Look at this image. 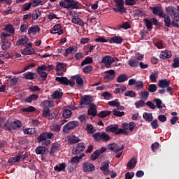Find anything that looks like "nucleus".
<instances>
[{
    "label": "nucleus",
    "instance_id": "obj_1",
    "mask_svg": "<svg viewBox=\"0 0 179 179\" xmlns=\"http://www.w3.org/2000/svg\"><path fill=\"white\" fill-rule=\"evenodd\" d=\"M50 139H54V134L51 132L41 133L37 138L38 143H41L42 142V146L51 145V141Z\"/></svg>",
    "mask_w": 179,
    "mask_h": 179
},
{
    "label": "nucleus",
    "instance_id": "obj_2",
    "mask_svg": "<svg viewBox=\"0 0 179 179\" xmlns=\"http://www.w3.org/2000/svg\"><path fill=\"white\" fill-rule=\"evenodd\" d=\"M61 8H64L65 9H79L80 5L79 2L76 0H62L59 2Z\"/></svg>",
    "mask_w": 179,
    "mask_h": 179
},
{
    "label": "nucleus",
    "instance_id": "obj_3",
    "mask_svg": "<svg viewBox=\"0 0 179 179\" xmlns=\"http://www.w3.org/2000/svg\"><path fill=\"white\" fill-rule=\"evenodd\" d=\"M23 124L20 122V120H15L14 122H11L8 125L5 124L4 128L6 131H13V129L17 130L20 129Z\"/></svg>",
    "mask_w": 179,
    "mask_h": 179
},
{
    "label": "nucleus",
    "instance_id": "obj_4",
    "mask_svg": "<svg viewBox=\"0 0 179 179\" xmlns=\"http://www.w3.org/2000/svg\"><path fill=\"white\" fill-rule=\"evenodd\" d=\"M116 8H113L114 12H118L119 13H125L127 8L124 6V0H114Z\"/></svg>",
    "mask_w": 179,
    "mask_h": 179
},
{
    "label": "nucleus",
    "instance_id": "obj_5",
    "mask_svg": "<svg viewBox=\"0 0 179 179\" xmlns=\"http://www.w3.org/2000/svg\"><path fill=\"white\" fill-rule=\"evenodd\" d=\"M79 127V122L78 121H71L65 124L63 127V132L64 134H69L70 131L75 129V128Z\"/></svg>",
    "mask_w": 179,
    "mask_h": 179
},
{
    "label": "nucleus",
    "instance_id": "obj_6",
    "mask_svg": "<svg viewBox=\"0 0 179 179\" xmlns=\"http://www.w3.org/2000/svg\"><path fill=\"white\" fill-rule=\"evenodd\" d=\"M55 80L56 82H59L60 85H64V86H71V87H73L75 86V83L69 80L67 77H56Z\"/></svg>",
    "mask_w": 179,
    "mask_h": 179
},
{
    "label": "nucleus",
    "instance_id": "obj_7",
    "mask_svg": "<svg viewBox=\"0 0 179 179\" xmlns=\"http://www.w3.org/2000/svg\"><path fill=\"white\" fill-rule=\"evenodd\" d=\"M157 85L161 89H166V92L168 93L173 91V88L170 87V82L167 79L160 80Z\"/></svg>",
    "mask_w": 179,
    "mask_h": 179
},
{
    "label": "nucleus",
    "instance_id": "obj_8",
    "mask_svg": "<svg viewBox=\"0 0 179 179\" xmlns=\"http://www.w3.org/2000/svg\"><path fill=\"white\" fill-rule=\"evenodd\" d=\"M124 148H125V144L122 145V146H120V145L115 143L108 145V150H112V152H114V153H118L121 152Z\"/></svg>",
    "mask_w": 179,
    "mask_h": 179
},
{
    "label": "nucleus",
    "instance_id": "obj_9",
    "mask_svg": "<svg viewBox=\"0 0 179 179\" xmlns=\"http://www.w3.org/2000/svg\"><path fill=\"white\" fill-rule=\"evenodd\" d=\"M86 149V145L85 143H79L76 144L73 148V155H79Z\"/></svg>",
    "mask_w": 179,
    "mask_h": 179
},
{
    "label": "nucleus",
    "instance_id": "obj_10",
    "mask_svg": "<svg viewBox=\"0 0 179 179\" xmlns=\"http://www.w3.org/2000/svg\"><path fill=\"white\" fill-rule=\"evenodd\" d=\"M92 101L93 97L90 95H84L80 101V106H90Z\"/></svg>",
    "mask_w": 179,
    "mask_h": 179
},
{
    "label": "nucleus",
    "instance_id": "obj_11",
    "mask_svg": "<svg viewBox=\"0 0 179 179\" xmlns=\"http://www.w3.org/2000/svg\"><path fill=\"white\" fill-rule=\"evenodd\" d=\"M122 129H119L117 130V131L115 133V135H120L122 134V135L128 136L129 133L127 131H128V129H129V124L127 122H124L122 124Z\"/></svg>",
    "mask_w": 179,
    "mask_h": 179
},
{
    "label": "nucleus",
    "instance_id": "obj_12",
    "mask_svg": "<svg viewBox=\"0 0 179 179\" xmlns=\"http://www.w3.org/2000/svg\"><path fill=\"white\" fill-rule=\"evenodd\" d=\"M114 61V58L111 57V56H104L102 58L101 63L104 64L106 68H110Z\"/></svg>",
    "mask_w": 179,
    "mask_h": 179
},
{
    "label": "nucleus",
    "instance_id": "obj_13",
    "mask_svg": "<svg viewBox=\"0 0 179 179\" xmlns=\"http://www.w3.org/2000/svg\"><path fill=\"white\" fill-rule=\"evenodd\" d=\"M83 169L85 173H90L92 171H94V165L90 162H85L83 164Z\"/></svg>",
    "mask_w": 179,
    "mask_h": 179
},
{
    "label": "nucleus",
    "instance_id": "obj_14",
    "mask_svg": "<svg viewBox=\"0 0 179 179\" xmlns=\"http://www.w3.org/2000/svg\"><path fill=\"white\" fill-rule=\"evenodd\" d=\"M88 115H92V117H96L97 115V109L94 103H91L89 106V109L87 110Z\"/></svg>",
    "mask_w": 179,
    "mask_h": 179
},
{
    "label": "nucleus",
    "instance_id": "obj_15",
    "mask_svg": "<svg viewBox=\"0 0 179 179\" xmlns=\"http://www.w3.org/2000/svg\"><path fill=\"white\" fill-rule=\"evenodd\" d=\"M122 41H124V38H122V37L121 36H117L111 37L108 41V42L110 44H121Z\"/></svg>",
    "mask_w": 179,
    "mask_h": 179
},
{
    "label": "nucleus",
    "instance_id": "obj_16",
    "mask_svg": "<svg viewBox=\"0 0 179 179\" xmlns=\"http://www.w3.org/2000/svg\"><path fill=\"white\" fill-rule=\"evenodd\" d=\"M118 124H110L106 128V132H112V134H117L118 131Z\"/></svg>",
    "mask_w": 179,
    "mask_h": 179
},
{
    "label": "nucleus",
    "instance_id": "obj_17",
    "mask_svg": "<svg viewBox=\"0 0 179 179\" xmlns=\"http://www.w3.org/2000/svg\"><path fill=\"white\" fill-rule=\"evenodd\" d=\"M136 163H138L136 158L134 157H132L127 164V169L131 170V169H135V167H136Z\"/></svg>",
    "mask_w": 179,
    "mask_h": 179
},
{
    "label": "nucleus",
    "instance_id": "obj_18",
    "mask_svg": "<svg viewBox=\"0 0 179 179\" xmlns=\"http://www.w3.org/2000/svg\"><path fill=\"white\" fill-rule=\"evenodd\" d=\"M67 139L69 145H75V143L80 142V138H79L78 136H76L75 135L69 136Z\"/></svg>",
    "mask_w": 179,
    "mask_h": 179
},
{
    "label": "nucleus",
    "instance_id": "obj_19",
    "mask_svg": "<svg viewBox=\"0 0 179 179\" xmlns=\"http://www.w3.org/2000/svg\"><path fill=\"white\" fill-rule=\"evenodd\" d=\"M23 76L25 79L28 80H33L37 78V73L27 71L23 74Z\"/></svg>",
    "mask_w": 179,
    "mask_h": 179
},
{
    "label": "nucleus",
    "instance_id": "obj_20",
    "mask_svg": "<svg viewBox=\"0 0 179 179\" xmlns=\"http://www.w3.org/2000/svg\"><path fill=\"white\" fill-rule=\"evenodd\" d=\"M161 17L164 18V23L165 27H170L171 26V23L173 21H171V18L169 15L164 14Z\"/></svg>",
    "mask_w": 179,
    "mask_h": 179
},
{
    "label": "nucleus",
    "instance_id": "obj_21",
    "mask_svg": "<svg viewBox=\"0 0 179 179\" xmlns=\"http://www.w3.org/2000/svg\"><path fill=\"white\" fill-rule=\"evenodd\" d=\"M35 50L34 48H29V47H26L25 48L21 50V54H22V55H31L33 54H34Z\"/></svg>",
    "mask_w": 179,
    "mask_h": 179
},
{
    "label": "nucleus",
    "instance_id": "obj_22",
    "mask_svg": "<svg viewBox=\"0 0 179 179\" xmlns=\"http://www.w3.org/2000/svg\"><path fill=\"white\" fill-rule=\"evenodd\" d=\"M66 169V163L63 162L58 165H56L54 167L55 171H58V173H61V171H64L65 173V169Z\"/></svg>",
    "mask_w": 179,
    "mask_h": 179
},
{
    "label": "nucleus",
    "instance_id": "obj_23",
    "mask_svg": "<svg viewBox=\"0 0 179 179\" xmlns=\"http://www.w3.org/2000/svg\"><path fill=\"white\" fill-rule=\"evenodd\" d=\"M153 15H157L159 17H162L164 14L163 10L159 6H155L152 8Z\"/></svg>",
    "mask_w": 179,
    "mask_h": 179
},
{
    "label": "nucleus",
    "instance_id": "obj_24",
    "mask_svg": "<svg viewBox=\"0 0 179 179\" xmlns=\"http://www.w3.org/2000/svg\"><path fill=\"white\" fill-rule=\"evenodd\" d=\"M28 41H29V38H27V36H22L16 42V45H17V46L24 45V44H27Z\"/></svg>",
    "mask_w": 179,
    "mask_h": 179
},
{
    "label": "nucleus",
    "instance_id": "obj_25",
    "mask_svg": "<svg viewBox=\"0 0 179 179\" xmlns=\"http://www.w3.org/2000/svg\"><path fill=\"white\" fill-rule=\"evenodd\" d=\"M22 131L24 135H36L37 134V129L36 128H26Z\"/></svg>",
    "mask_w": 179,
    "mask_h": 179
},
{
    "label": "nucleus",
    "instance_id": "obj_26",
    "mask_svg": "<svg viewBox=\"0 0 179 179\" xmlns=\"http://www.w3.org/2000/svg\"><path fill=\"white\" fill-rule=\"evenodd\" d=\"M41 16V11L36 8L35 9L32 13H31V17H32V20H37L39 17Z\"/></svg>",
    "mask_w": 179,
    "mask_h": 179
},
{
    "label": "nucleus",
    "instance_id": "obj_27",
    "mask_svg": "<svg viewBox=\"0 0 179 179\" xmlns=\"http://www.w3.org/2000/svg\"><path fill=\"white\" fill-rule=\"evenodd\" d=\"M35 152L36 155H44L47 152V147L38 146L36 148Z\"/></svg>",
    "mask_w": 179,
    "mask_h": 179
},
{
    "label": "nucleus",
    "instance_id": "obj_28",
    "mask_svg": "<svg viewBox=\"0 0 179 179\" xmlns=\"http://www.w3.org/2000/svg\"><path fill=\"white\" fill-rule=\"evenodd\" d=\"M41 106L43 108H50V107H54V102L52 101L46 100L41 103Z\"/></svg>",
    "mask_w": 179,
    "mask_h": 179
},
{
    "label": "nucleus",
    "instance_id": "obj_29",
    "mask_svg": "<svg viewBox=\"0 0 179 179\" xmlns=\"http://www.w3.org/2000/svg\"><path fill=\"white\" fill-rule=\"evenodd\" d=\"M143 118L148 122H152L153 121V115L152 113L145 112L143 115Z\"/></svg>",
    "mask_w": 179,
    "mask_h": 179
},
{
    "label": "nucleus",
    "instance_id": "obj_30",
    "mask_svg": "<svg viewBox=\"0 0 179 179\" xmlns=\"http://www.w3.org/2000/svg\"><path fill=\"white\" fill-rule=\"evenodd\" d=\"M173 54L171 52H169L167 50H165L164 52H162V54L159 55V57L161 59H167V58H171V56Z\"/></svg>",
    "mask_w": 179,
    "mask_h": 179
},
{
    "label": "nucleus",
    "instance_id": "obj_31",
    "mask_svg": "<svg viewBox=\"0 0 179 179\" xmlns=\"http://www.w3.org/2000/svg\"><path fill=\"white\" fill-rule=\"evenodd\" d=\"M59 148V144H58L57 143H52L50 148V155H51L52 156H54V153L57 152Z\"/></svg>",
    "mask_w": 179,
    "mask_h": 179
},
{
    "label": "nucleus",
    "instance_id": "obj_32",
    "mask_svg": "<svg viewBox=\"0 0 179 179\" xmlns=\"http://www.w3.org/2000/svg\"><path fill=\"white\" fill-rule=\"evenodd\" d=\"M165 10L166 13H169V16L173 17V15H176V8L174 6H168L166 7Z\"/></svg>",
    "mask_w": 179,
    "mask_h": 179
},
{
    "label": "nucleus",
    "instance_id": "obj_33",
    "mask_svg": "<svg viewBox=\"0 0 179 179\" xmlns=\"http://www.w3.org/2000/svg\"><path fill=\"white\" fill-rule=\"evenodd\" d=\"M128 80V76L127 74H121L117 78V83H122Z\"/></svg>",
    "mask_w": 179,
    "mask_h": 179
},
{
    "label": "nucleus",
    "instance_id": "obj_34",
    "mask_svg": "<svg viewBox=\"0 0 179 179\" xmlns=\"http://www.w3.org/2000/svg\"><path fill=\"white\" fill-rule=\"evenodd\" d=\"M159 76V72H152L150 75V80L153 83H155V82H157V76Z\"/></svg>",
    "mask_w": 179,
    "mask_h": 179
},
{
    "label": "nucleus",
    "instance_id": "obj_35",
    "mask_svg": "<svg viewBox=\"0 0 179 179\" xmlns=\"http://www.w3.org/2000/svg\"><path fill=\"white\" fill-rule=\"evenodd\" d=\"M4 30L5 31H7V33H10V34H13V33H15V28H13V25L10 24L6 25Z\"/></svg>",
    "mask_w": 179,
    "mask_h": 179
},
{
    "label": "nucleus",
    "instance_id": "obj_36",
    "mask_svg": "<svg viewBox=\"0 0 179 179\" xmlns=\"http://www.w3.org/2000/svg\"><path fill=\"white\" fill-rule=\"evenodd\" d=\"M40 31V27L38 25H34L31 27L28 30V34H31L32 33H38Z\"/></svg>",
    "mask_w": 179,
    "mask_h": 179
},
{
    "label": "nucleus",
    "instance_id": "obj_37",
    "mask_svg": "<svg viewBox=\"0 0 179 179\" xmlns=\"http://www.w3.org/2000/svg\"><path fill=\"white\" fill-rule=\"evenodd\" d=\"M144 22L145 23V26H146L148 30H152V29H153V24L152 22L151 19L149 20L148 18H145Z\"/></svg>",
    "mask_w": 179,
    "mask_h": 179
},
{
    "label": "nucleus",
    "instance_id": "obj_38",
    "mask_svg": "<svg viewBox=\"0 0 179 179\" xmlns=\"http://www.w3.org/2000/svg\"><path fill=\"white\" fill-rule=\"evenodd\" d=\"M62 115L64 118H71L72 117V111L69 109H64Z\"/></svg>",
    "mask_w": 179,
    "mask_h": 179
},
{
    "label": "nucleus",
    "instance_id": "obj_39",
    "mask_svg": "<svg viewBox=\"0 0 179 179\" xmlns=\"http://www.w3.org/2000/svg\"><path fill=\"white\" fill-rule=\"evenodd\" d=\"M71 22L74 23V24H79V26H83V24H85V22L79 17L72 18Z\"/></svg>",
    "mask_w": 179,
    "mask_h": 179
},
{
    "label": "nucleus",
    "instance_id": "obj_40",
    "mask_svg": "<svg viewBox=\"0 0 179 179\" xmlns=\"http://www.w3.org/2000/svg\"><path fill=\"white\" fill-rule=\"evenodd\" d=\"M89 64H93V58L90 57H87L85 59L81 62V66H84V65H87Z\"/></svg>",
    "mask_w": 179,
    "mask_h": 179
},
{
    "label": "nucleus",
    "instance_id": "obj_41",
    "mask_svg": "<svg viewBox=\"0 0 179 179\" xmlns=\"http://www.w3.org/2000/svg\"><path fill=\"white\" fill-rule=\"evenodd\" d=\"M111 114L110 110H102L98 114V117L100 118H106V117L110 115Z\"/></svg>",
    "mask_w": 179,
    "mask_h": 179
},
{
    "label": "nucleus",
    "instance_id": "obj_42",
    "mask_svg": "<svg viewBox=\"0 0 179 179\" xmlns=\"http://www.w3.org/2000/svg\"><path fill=\"white\" fill-rule=\"evenodd\" d=\"M154 101H155L157 108L159 110H162V108L166 107L164 104H163V102L160 100V99L155 98L154 99Z\"/></svg>",
    "mask_w": 179,
    "mask_h": 179
},
{
    "label": "nucleus",
    "instance_id": "obj_43",
    "mask_svg": "<svg viewBox=\"0 0 179 179\" xmlns=\"http://www.w3.org/2000/svg\"><path fill=\"white\" fill-rule=\"evenodd\" d=\"M64 68H66V64L59 62H57L56 72H59V71H62Z\"/></svg>",
    "mask_w": 179,
    "mask_h": 179
},
{
    "label": "nucleus",
    "instance_id": "obj_44",
    "mask_svg": "<svg viewBox=\"0 0 179 179\" xmlns=\"http://www.w3.org/2000/svg\"><path fill=\"white\" fill-rule=\"evenodd\" d=\"M128 64L129 66H131L132 68H136L139 65V62L136 59H130L128 62Z\"/></svg>",
    "mask_w": 179,
    "mask_h": 179
},
{
    "label": "nucleus",
    "instance_id": "obj_45",
    "mask_svg": "<svg viewBox=\"0 0 179 179\" xmlns=\"http://www.w3.org/2000/svg\"><path fill=\"white\" fill-rule=\"evenodd\" d=\"M86 131L91 135L96 132V129L93 127V125L88 124L86 125Z\"/></svg>",
    "mask_w": 179,
    "mask_h": 179
},
{
    "label": "nucleus",
    "instance_id": "obj_46",
    "mask_svg": "<svg viewBox=\"0 0 179 179\" xmlns=\"http://www.w3.org/2000/svg\"><path fill=\"white\" fill-rule=\"evenodd\" d=\"M22 113H34L36 111V108L34 106H28L27 108H24L21 110Z\"/></svg>",
    "mask_w": 179,
    "mask_h": 179
},
{
    "label": "nucleus",
    "instance_id": "obj_47",
    "mask_svg": "<svg viewBox=\"0 0 179 179\" xmlns=\"http://www.w3.org/2000/svg\"><path fill=\"white\" fill-rule=\"evenodd\" d=\"M99 157H100V154L99 152V150H96L95 152H94L91 155L90 159L91 160H92V162H94V160H97V159H99Z\"/></svg>",
    "mask_w": 179,
    "mask_h": 179
},
{
    "label": "nucleus",
    "instance_id": "obj_48",
    "mask_svg": "<svg viewBox=\"0 0 179 179\" xmlns=\"http://www.w3.org/2000/svg\"><path fill=\"white\" fill-rule=\"evenodd\" d=\"M110 139H111V137L107 134L106 132H102L101 134V140L103 142H107L108 141H110Z\"/></svg>",
    "mask_w": 179,
    "mask_h": 179
},
{
    "label": "nucleus",
    "instance_id": "obj_49",
    "mask_svg": "<svg viewBox=\"0 0 179 179\" xmlns=\"http://www.w3.org/2000/svg\"><path fill=\"white\" fill-rule=\"evenodd\" d=\"M62 92H59V91H55L52 94V99L57 100V99H62Z\"/></svg>",
    "mask_w": 179,
    "mask_h": 179
},
{
    "label": "nucleus",
    "instance_id": "obj_50",
    "mask_svg": "<svg viewBox=\"0 0 179 179\" xmlns=\"http://www.w3.org/2000/svg\"><path fill=\"white\" fill-rule=\"evenodd\" d=\"M101 134H102V132H100V131L94 134L92 136L94 141H96V142L101 141Z\"/></svg>",
    "mask_w": 179,
    "mask_h": 179
},
{
    "label": "nucleus",
    "instance_id": "obj_51",
    "mask_svg": "<svg viewBox=\"0 0 179 179\" xmlns=\"http://www.w3.org/2000/svg\"><path fill=\"white\" fill-rule=\"evenodd\" d=\"M157 90V86L155 84H150L148 85V92L150 93H155Z\"/></svg>",
    "mask_w": 179,
    "mask_h": 179
},
{
    "label": "nucleus",
    "instance_id": "obj_52",
    "mask_svg": "<svg viewBox=\"0 0 179 179\" xmlns=\"http://www.w3.org/2000/svg\"><path fill=\"white\" fill-rule=\"evenodd\" d=\"M74 50H75V48L69 47L65 50V53L63 54L64 57H68V55H69V54H72V52H73Z\"/></svg>",
    "mask_w": 179,
    "mask_h": 179
},
{
    "label": "nucleus",
    "instance_id": "obj_53",
    "mask_svg": "<svg viewBox=\"0 0 179 179\" xmlns=\"http://www.w3.org/2000/svg\"><path fill=\"white\" fill-rule=\"evenodd\" d=\"M110 164V162H103L101 164V166L100 167V170H101V171H107L108 169V166Z\"/></svg>",
    "mask_w": 179,
    "mask_h": 179
},
{
    "label": "nucleus",
    "instance_id": "obj_54",
    "mask_svg": "<svg viewBox=\"0 0 179 179\" xmlns=\"http://www.w3.org/2000/svg\"><path fill=\"white\" fill-rule=\"evenodd\" d=\"M108 104L111 107H117L118 106H120V102L118 101V99H115L113 101H108Z\"/></svg>",
    "mask_w": 179,
    "mask_h": 179
},
{
    "label": "nucleus",
    "instance_id": "obj_55",
    "mask_svg": "<svg viewBox=\"0 0 179 179\" xmlns=\"http://www.w3.org/2000/svg\"><path fill=\"white\" fill-rule=\"evenodd\" d=\"M79 156L76 155L75 157H72L71 160L69 161V163H71V164H78L79 163Z\"/></svg>",
    "mask_w": 179,
    "mask_h": 179
},
{
    "label": "nucleus",
    "instance_id": "obj_56",
    "mask_svg": "<svg viewBox=\"0 0 179 179\" xmlns=\"http://www.w3.org/2000/svg\"><path fill=\"white\" fill-rule=\"evenodd\" d=\"M17 162H20V158L18 155L8 159V163H10V164H12V163H17Z\"/></svg>",
    "mask_w": 179,
    "mask_h": 179
},
{
    "label": "nucleus",
    "instance_id": "obj_57",
    "mask_svg": "<svg viewBox=\"0 0 179 179\" xmlns=\"http://www.w3.org/2000/svg\"><path fill=\"white\" fill-rule=\"evenodd\" d=\"M11 44L10 42H2V45H1V49L3 51H6V50H8V48H9V47H10Z\"/></svg>",
    "mask_w": 179,
    "mask_h": 179
},
{
    "label": "nucleus",
    "instance_id": "obj_58",
    "mask_svg": "<svg viewBox=\"0 0 179 179\" xmlns=\"http://www.w3.org/2000/svg\"><path fill=\"white\" fill-rule=\"evenodd\" d=\"M93 71V66H85L83 69L84 73H90Z\"/></svg>",
    "mask_w": 179,
    "mask_h": 179
},
{
    "label": "nucleus",
    "instance_id": "obj_59",
    "mask_svg": "<svg viewBox=\"0 0 179 179\" xmlns=\"http://www.w3.org/2000/svg\"><path fill=\"white\" fill-rule=\"evenodd\" d=\"M74 79H76V83L77 85H78V86H82V85H83V78H82L80 76H76Z\"/></svg>",
    "mask_w": 179,
    "mask_h": 179
},
{
    "label": "nucleus",
    "instance_id": "obj_60",
    "mask_svg": "<svg viewBox=\"0 0 179 179\" xmlns=\"http://www.w3.org/2000/svg\"><path fill=\"white\" fill-rule=\"evenodd\" d=\"M50 129L54 131L55 132H59L61 131V125L60 124H53L50 127Z\"/></svg>",
    "mask_w": 179,
    "mask_h": 179
},
{
    "label": "nucleus",
    "instance_id": "obj_61",
    "mask_svg": "<svg viewBox=\"0 0 179 179\" xmlns=\"http://www.w3.org/2000/svg\"><path fill=\"white\" fill-rule=\"evenodd\" d=\"M120 29H124V30H128L131 29V24L128 22H124L122 25L120 26Z\"/></svg>",
    "mask_w": 179,
    "mask_h": 179
},
{
    "label": "nucleus",
    "instance_id": "obj_62",
    "mask_svg": "<svg viewBox=\"0 0 179 179\" xmlns=\"http://www.w3.org/2000/svg\"><path fill=\"white\" fill-rule=\"evenodd\" d=\"M43 115L45 118L49 117H51V114H50V108H43Z\"/></svg>",
    "mask_w": 179,
    "mask_h": 179
},
{
    "label": "nucleus",
    "instance_id": "obj_63",
    "mask_svg": "<svg viewBox=\"0 0 179 179\" xmlns=\"http://www.w3.org/2000/svg\"><path fill=\"white\" fill-rule=\"evenodd\" d=\"M113 115H115V117H122L125 113L124 112L118 111L117 109H113Z\"/></svg>",
    "mask_w": 179,
    "mask_h": 179
},
{
    "label": "nucleus",
    "instance_id": "obj_64",
    "mask_svg": "<svg viewBox=\"0 0 179 179\" xmlns=\"http://www.w3.org/2000/svg\"><path fill=\"white\" fill-rule=\"evenodd\" d=\"M173 68H178L179 66V57H176L173 59V63L172 64Z\"/></svg>",
    "mask_w": 179,
    "mask_h": 179
}]
</instances>
